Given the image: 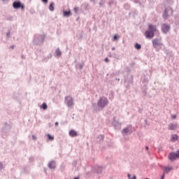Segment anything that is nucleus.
Segmentation results:
<instances>
[{"label":"nucleus","instance_id":"obj_1","mask_svg":"<svg viewBox=\"0 0 179 179\" xmlns=\"http://www.w3.org/2000/svg\"><path fill=\"white\" fill-rule=\"evenodd\" d=\"M108 99H107V97H106V96H101L99 99V101L97 102V105H96V103H93L92 107H93L94 111H96V113H97V112L100 111V108L101 110H103V108L106 107V106H108Z\"/></svg>","mask_w":179,"mask_h":179},{"label":"nucleus","instance_id":"obj_2","mask_svg":"<svg viewBox=\"0 0 179 179\" xmlns=\"http://www.w3.org/2000/svg\"><path fill=\"white\" fill-rule=\"evenodd\" d=\"M168 157L171 162L179 159V150H178L176 152H171Z\"/></svg>","mask_w":179,"mask_h":179},{"label":"nucleus","instance_id":"obj_3","mask_svg":"<svg viewBox=\"0 0 179 179\" xmlns=\"http://www.w3.org/2000/svg\"><path fill=\"white\" fill-rule=\"evenodd\" d=\"M173 15V10L171 8L168 7L165 9L164 14H163V17L164 19H167L169 16H171Z\"/></svg>","mask_w":179,"mask_h":179},{"label":"nucleus","instance_id":"obj_4","mask_svg":"<svg viewBox=\"0 0 179 179\" xmlns=\"http://www.w3.org/2000/svg\"><path fill=\"white\" fill-rule=\"evenodd\" d=\"M44 35L36 36L34 39V44H41L42 43H44Z\"/></svg>","mask_w":179,"mask_h":179},{"label":"nucleus","instance_id":"obj_5","mask_svg":"<svg viewBox=\"0 0 179 179\" xmlns=\"http://www.w3.org/2000/svg\"><path fill=\"white\" fill-rule=\"evenodd\" d=\"M65 103L68 107L73 106V98L71 96H67L65 97Z\"/></svg>","mask_w":179,"mask_h":179},{"label":"nucleus","instance_id":"obj_6","mask_svg":"<svg viewBox=\"0 0 179 179\" xmlns=\"http://www.w3.org/2000/svg\"><path fill=\"white\" fill-rule=\"evenodd\" d=\"M171 27L169 25V24H163L162 25V33H164V34H167L169 31H170Z\"/></svg>","mask_w":179,"mask_h":179},{"label":"nucleus","instance_id":"obj_7","mask_svg":"<svg viewBox=\"0 0 179 179\" xmlns=\"http://www.w3.org/2000/svg\"><path fill=\"white\" fill-rule=\"evenodd\" d=\"M122 134L123 136L131 135V134H132V129H131V127H126L122 130Z\"/></svg>","mask_w":179,"mask_h":179},{"label":"nucleus","instance_id":"obj_8","mask_svg":"<svg viewBox=\"0 0 179 179\" xmlns=\"http://www.w3.org/2000/svg\"><path fill=\"white\" fill-rule=\"evenodd\" d=\"M152 45L154 48H157V47H162L163 44H162L160 40L155 38L152 41Z\"/></svg>","mask_w":179,"mask_h":179},{"label":"nucleus","instance_id":"obj_9","mask_svg":"<svg viewBox=\"0 0 179 179\" xmlns=\"http://www.w3.org/2000/svg\"><path fill=\"white\" fill-rule=\"evenodd\" d=\"M178 128V124L170 123L168 126L169 131H176Z\"/></svg>","mask_w":179,"mask_h":179},{"label":"nucleus","instance_id":"obj_10","mask_svg":"<svg viewBox=\"0 0 179 179\" xmlns=\"http://www.w3.org/2000/svg\"><path fill=\"white\" fill-rule=\"evenodd\" d=\"M145 34L147 38H153L155 37V32L149 31V29L145 31Z\"/></svg>","mask_w":179,"mask_h":179},{"label":"nucleus","instance_id":"obj_11","mask_svg":"<svg viewBox=\"0 0 179 179\" xmlns=\"http://www.w3.org/2000/svg\"><path fill=\"white\" fill-rule=\"evenodd\" d=\"M13 8H14V9H19L20 8H23V6H22V3H20V1H15L13 3Z\"/></svg>","mask_w":179,"mask_h":179},{"label":"nucleus","instance_id":"obj_12","mask_svg":"<svg viewBox=\"0 0 179 179\" xmlns=\"http://www.w3.org/2000/svg\"><path fill=\"white\" fill-rule=\"evenodd\" d=\"M173 170L172 166H164L163 169L164 174H169Z\"/></svg>","mask_w":179,"mask_h":179},{"label":"nucleus","instance_id":"obj_13","mask_svg":"<svg viewBox=\"0 0 179 179\" xmlns=\"http://www.w3.org/2000/svg\"><path fill=\"white\" fill-rule=\"evenodd\" d=\"M113 125L115 127V129H121V123L114 120L113 122Z\"/></svg>","mask_w":179,"mask_h":179},{"label":"nucleus","instance_id":"obj_14","mask_svg":"<svg viewBox=\"0 0 179 179\" xmlns=\"http://www.w3.org/2000/svg\"><path fill=\"white\" fill-rule=\"evenodd\" d=\"M148 30L150 31H152L155 33V31H156V30H157V27H156V25H152L151 24H148Z\"/></svg>","mask_w":179,"mask_h":179},{"label":"nucleus","instance_id":"obj_15","mask_svg":"<svg viewBox=\"0 0 179 179\" xmlns=\"http://www.w3.org/2000/svg\"><path fill=\"white\" fill-rule=\"evenodd\" d=\"M94 170L95 173H97V174H100V173H101V171H103V167L95 166Z\"/></svg>","mask_w":179,"mask_h":179},{"label":"nucleus","instance_id":"obj_16","mask_svg":"<svg viewBox=\"0 0 179 179\" xmlns=\"http://www.w3.org/2000/svg\"><path fill=\"white\" fill-rule=\"evenodd\" d=\"M176 141H178V136L177 134H172L171 142H176Z\"/></svg>","mask_w":179,"mask_h":179},{"label":"nucleus","instance_id":"obj_17","mask_svg":"<svg viewBox=\"0 0 179 179\" xmlns=\"http://www.w3.org/2000/svg\"><path fill=\"white\" fill-rule=\"evenodd\" d=\"M69 135H70L72 138H73V137H75V136H78V132H76V131H75V130H71V131H69Z\"/></svg>","mask_w":179,"mask_h":179},{"label":"nucleus","instance_id":"obj_18","mask_svg":"<svg viewBox=\"0 0 179 179\" xmlns=\"http://www.w3.org/2000/svg\"><path fill=\"white\" fill-rule=\"evenodd\" d=\"M49 169H55V162L54 161H51L48 164Z\"/></svg>","mask_w":179,"mask_h":179},{"label":"nucleus","instance_id":"obj_19","mask_svg":"<svg viewBox=\"0 0 179 179\" xmlns=\"http://www.w3.org/2000/svg\"><path fill=\"white\" fill-rule=\"evenodd\" d=\"M63 15L65 17H69V16H71V15H72V13H71V11H63Z\"/></svg>","mask_w":179,"mask_h":179},{"label":"nucleus","instance_id":"obj_20","mask_svg":"<svg viewBox=\"0 0 179 179\" xmlns=\"http://www.w3.org/2000/svg\"><path fill=\"white\" fill-rule=\"evenodd\" d=\"M103 140H104V136L103 135H99L97 138V142H99V143H101V142H103Z\"/></svg>","mask_w":179,"mask_h":179},{"label":"nucleus","instance_id":"obj_21","mask_svg":"<svg viewBox=\"0 0 179 179\" xmlns=\"http://www.w3.org/2000/svg\"><path fill=\"white\" fill-rule=\"evenodd\" d=\"M55 53H56L57 57H61V55H62V52H61V50H59V48H58L56 50Z\"/></svg>","mask_w":179,"mask_h":179},{"label":"nucleus","instance_id":"obj_22","mask_svg":"<svg viewBox=\"0 0 179 179\" xmlns=\"http://www.w3.org/2000/svg\"><path fill=\"white\" fill-rule=\"evenodd\" d=\"M54 3H51L50 5L49 6V9L51 12H54L55 8H54Z\"/></svg>","mask_w":179,"mask_h":179},{"label":"nucleus","instance_id":"obj_23","mask_svg":"<svg viewBox=\"0 0 179 179\" xmlns=\"http://www.w3.org/2000/svg\"><path fill=\"white\" fill-rule=\"evenodd\" d=\"M134 47L136 48V50H141L142 48V46L141 45V44L136 43L135 45H134Z\"/></svg>","mask_w":179,"mask_h":179},{"label":"nucleus","instance_id":"obj_24","mask_svg":"<svg viewBox=\"0 0 179 179\" xmlns=\"http://www.w3.org/2000/svg\"><path fill=\"white\" fill-rule=\"evenodd\" d=\"M48 108V106H47V103H43L42 104V106H41V108H43V110H47V108Z\"/></svg>","mask_w":179,"mask_h":179},{"label":"nucleus","instance_id":"obj_25","mask_svg":"<svg viewBox=\"0 0 179 179\" xmlns=\"http://www.w3.org/2000/svg\"><path fill=\"white\" fill-rule=\"evenodd\" d=\"M127 177L129 179H136V175H133L132 177H131V174H127Z\"/></svg>","mask_w":179,"mask_h":179},{"label":"nucleus","instance_id":"obj_26","mask_svg":"<svg viewBox=\"0 0 179 179\" xmlns=\"http://www.w3.org/2000/svg\"><path fill=\"white\" fill-rule=\"evenodd\" d=\"M48 139L49 141H52L54 139V136L50 135V134H48Z\"/></svg>","mask_w":179,"mask_h":179},{"label":"nucleus","instance_id":"obj_27","mask_svg":"<svg viewBox=\"0 0 179 179\" xmlns=\"http://www.w3.org/2000/svg\"><path fill=\"white\" fill-rule=\"evenodd\" d=\"M118 38H120V36L118 35H115L113 36V40L115 41L117 40H118Z\"/></svg>","mask_w":179,"mask_h":179},{"label":"nucleus","instance_id":"obj_28","mask_svg":"<svg viewBox=\"0 0 179 179\" xmlns=\"http://www.w3.org/2000/svg\"><path fill=\"white\" fill-rule=\"evenodd\" d=\"M78 10H79V8L78 7H75L74 12H76V13H78Z\"/></svg>","mask_w":179,"mask_h":179},{"label":"nucleus","instance_id":"obj_29","mask_svg":"<svg viewBox=\"0 0 179 179\" xmlns=\"http://www.w3.org/2000/svg\"><path fill=\"white\" fill-rule=\"evenodd\" d=\"M6 36L8 38L10 37V31H8L7 34H6Z\"/></svg>","mask_w":179,"mask_h":179},{"label":"nucleus","instance_id":"obj_30","mask_svg":"<svg viewBox=\"0 0 179 179\" xmlns=\"http://www.w3.org/2000/svg\"><path fill=\"white\" fill-rule=\"evenodd\" d=\"M32 139H33L34 141H36V140L37 139V137H36V136L33 135V136H32Z\"/></svg>","mask_w":179,"mask_h":179},{"label":"nucleus","instance_id":"obj_31","mask_svg":"<svg viewBox=\"0 0 179 179\" xmlns=\"http://www.w3.org/2000/svg\"><path fill=\"white\" fill-rule=\"evenodd\" d=\"M172 118H173V120H176V118H177V115H173Z\"/></svg>","mask_w":179,"mask_h":179},{"label":"nucleus","instance_id":"obj_32","mask_svg":"<svg viewBox=\"0 0 179 179\" xmlns=\"http://www.w3.org/2000/svg\"><path fill=\"white\" fill-rule=\"evenodd\" d=\"M79 65V69H82L83 68V64H78Z\"/></svg>","mask_w":179,"mask_h":179},{"label":"nucleus","instance_id":"obj_33","mask_svg":"<svg viewBox=\"0 0 179 179\" xmlns=\"http://www.w3.org/2000/svg\"><path fill=\"white\" fill-rule=\"evenodd\" d=\"M166 173H163V174H162V177H161V179H164V175H165Z\"/></svg>","mask_w":179,"mask_h":179},{"label":"nucleus","instance_id":"obj_34","mask_svg":"<svg viewBox=\"0 0 179 179\" xmlns=\"http://www.w3.org/2000/svg\"><path fill=\"white\" fill-rule=\"evenodd\" d=\"M43 2H44L45 3H48V0H42Z\"/></svg>","mask_w":179,"mask_h":179},{"label":"nucleus","instance_id":"obj_35","mask_svg":"<svg viewBox=\"0 0 179 179\" xmlns=\"http://www.w3.org/2000/svg\"><path fill=\"white\" fill-rule=\"evenodd\" d=\"M105 62H109L108 58L106 57V58L105 59Z\"/></svg>","mask_w":179,"mask_h":179},{"label":"nucleus","instance_id":"obj_36","mask_svg":"<svg viewBox=\"0 0 179 179\" xmlns=\"http://www.w3.org/2000/svg\"><path fill=\"white\" fill-rule=\"evenodd\" d=\"M10 48H11V50H13V48H15V45H11L10 47Z\"/></svg>","mask_w":179,"mask_h":179},{"label":"nucleus","instance_id":"obj_37","mask_svg":"<svg viewBox=\"0 0 179 179\" xmlns=\"http://www.w3.org/2000/svg\"><path fill=\"white\" fill-rule=\"evenodd\" d=\"M55 127H58V122H56L55 123Z\"/></svg>","mask_w":179,"mask_h":179},{"label":"nucleus","instance_id":"obj_38","mask_svg":"<svg viewBox=\"0 0 179 179\" xmlns=\"http://www.w3.org/2000/svg\"><path fill=\"white\" fill-rule=\"evenodd\" d=\"M145 150H149V147H148V146H146V147H145Z\"/></svg>","mask_w":179,"mask_h":179},{"label":"nucleus","instance_id":"obj_39","mask_svg":"<svg viewBox=\"0 0 179 179\" xmlns=\"http://www.w3.org/2000/svg\"><path fill=\"white\" fill-rule=\"evenodd\" d=\"M114 50H115V48H112V51H114Z\"/></svg>","mask_w":179,"mask_h":179},{"label":"nucleus","instance_id":"obj_40","mask_svg":"<svg viewBox=\"0 0 179 179\" xmlns=\"http://www.w3.org/2000/svg\"><path fill=\"white\" fill-rule=\"evenodd\" d=\"M73 170H74L75 171H76V167H74V168L73 169Z\"/></svg>","mask_w":179,"mask_h":179},{"label":"nucleus","instance_id":"obj_41","mask_svg":"<svg viewBox=\"0 0 179 179\" xmlns=\"http://www.w3.org/2000/svg\"><path fill=\"white\" fill-rule=\"evenodd\" d=\"M51 57H52V55H50V58H51Z\"/></svg>","mask_w":179,"mask_h":179},{"label":"nucleus","instance_id":"obj_42","mask_svg":"<svg viewBox=\"0 0 179 179\" xmlns=\"http://www.w3.org/2000/svg\"><path fill=\"white\" fill-rule=\"evenodd\" d=\"M73 179H79V178L77 177V178H74Z\"/></svg>","mask_w":179,"mask_h":179},{"label":"nucleus","instance_id":"obj_43","mask_svg":"<svg viewBox=\"0 0 179 179\" xmlns=\"http://www.w3.org/2000/svg\"><path fill=\"white\" fill-rule=\"evenodd\" d=\"M116 80H120V78H116Z\"/></svg>","mask_w":179,"mask_h":179},{"label":"nucleus","instance_id":"obj_44","mask_svg":"<svg viewBox=\"0 0 179 179\" xmlns=\"http://www.w3.org/2000/svg\"><path fill=\"white\" fill-rule=\"evenodd\" d=\"M3 1H5V0H3Z\"/></svg>","mask_w":179,"mask_h":179}]
</instances>
